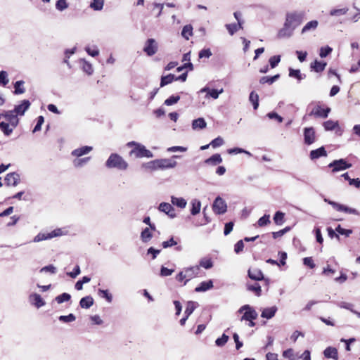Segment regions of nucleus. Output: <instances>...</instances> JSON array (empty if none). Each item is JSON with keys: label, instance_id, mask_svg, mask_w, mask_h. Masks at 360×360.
<instances>
[{"label": "nucleus", "instance_id": "nucleus-1", "mask_svg": "<svg viewBox=\"0 0 360 360\" xmlns=\"http://www.w3.org/2000/svg\"><path fill=\"white\" fill-rule=\"evenodd\" d=\"M30 106V101L23 100L20 105L15 107L13 110L0 114V129L6 136H9L18 125V115H23Z\"/></svg>", "mask_w": 360, "mask_h": 360}, {"label": "nucleus", "instance_id": "nucleus-2", "mask_svg": "<svg viewBox=\"0 0 360 360\" xmlns=\"http://www.w3.org/2000/svg\"><path fill=\"white\" fill-rule=\"evenodd\" d=\"M304 18V13L302 11H293L288 13L283 26L278 32L279 39L290 38L293 35L295 29L300 26Z\"/></svg>", "mask_w": 360, "mask_h": 360}, {"label": "nucleus", "instance_id": "nucleus-3", "mask_svg": "<svg viewBox=\"0 0 360 360\" xmlns=\"http://www.w3.org/2000/svg\"><path fill=\"white\" fill-rule=\"evenodd\" d=\"M105 166L109 169L115 168L119 170H126L128 167V163L117 153H112L106 160Z\"/></svg>", "mask_w": 360, "mask_h": 360}, {"label": "nucleus", "instance_id": "nucleus-4", "mask_svg": "<svg viewBox=\"0 0 360 360\" xmlns=\"http://www.w3.org/2000/svg\"><path fill=\"white\" fill-rule=\"evenodd\" d=\"M127 146H134V148L130 152V155H134L135 158H152L153 153L146 147L140 143L131 141L127 143Z\"/></svg>", "mask_w": 360, "mask_h": 360}, {"label": "nucleus", "instance_id": "nucleus-5", "mask_svg": "<svg viewBox=\"0 0 360 360\" xmlns=\"http://www.w3.org/2000/svg\"><path fill=\"white\" fill-rule=\"evenodd\" d=\"M238 314H243V316L241 317V321H254L257 317V313L256 312L255 309L253 307L245 304L240 307V308L238 309Z\"/></svg>", "mask_w": 360, "mask_h": 360}, {"label": "nucleus", "instance_id": "nucleus-6", "mask_svg": "<svg viewBox=\"0 0 360 360\" xmlns=\"http://www.w3.org/2000/svg\"><path fill=\"white\" fill-rule=\"evenodd\" d=\"M324 201L330 205L337 211L354 215H360L359 212L354 208L349 207L345 205H342L328 199H324Z\"/></svg>", "mask_w": 360, "mask_h": 360}, {"label": "nucleus", "instance_id": "nucleus-7", "mask_svg": "<svg viewBox=\"0 0 360 360\" xmlns=\"http://www.w3.org/2000/svg\"><path fill=\"white\" fill-rule=\"evenodd\" d=\"M179 158V155H173L171 159H157L156 161L158 163V169H167L174 168L176 166L177 162L174 161L173 159Z\"/></svg>", "mask_w": 360, "mask_h": 360}, {"label": "nucleus", "instance_id": "nucleus-8", "mask_svg": "<svg viewBox=\"0 0 360 360\" xmlns=\"http://www.w3.org/2000/svg\"><path fill=\"white\" fill-rule=\"evenodd\" d=\"M212 208L214 213L222 214L226 212L227 205L221 197H217L214 201Z\"/></svg>", "mask_w": 360, "mask_h": 360}, {"label": "nucleus", "instance_id": "nucleus-9", "mask_svg": "<svg viewBox=\"0 0 360 360\" xmlns=\"http://www.w3.org/2000/svg\"><path fill=\"white\" fill-rule=\"evenodd\" d=\"M329 167L333 168V172H337L340 170H344L352 167V165L347 163L344 159L334 160L328 165Z\"/></svg>", "mask_w": 360, "mask_h": 360}, {"label": "nucleus", "instance_id": "nucleus-10", "mask_svg": "<svg viewBox=\"0 0 360 360\" xmlns=\"http://www.w3.org/2000/svg\"><path fill=\"white\" fill-rule=\"evenodd\" d=\"M304 143L311 145L316 141L315 131L313 127H307L304 129Z\"/></svg>", "mask_w": 360, "mask_h": 360}, {"label": "nucleus", "instance_id": "nucleus-11", "mask_svg": "<svg viewBox=\"0 0 360 360\" xmlns=\"http://www.w3.org/2000/svg\"><path fill=\"white\" fill-rule=\"evenodd\" d=\"M143 51L149 56L154 55L158 51V44L155 40L153 39H148L146 42Z\"/></svg>", "mask_w": 360, "mask_h": 360}, {"label": "nucleus", "instance_id": "nucleus-12", "mask_svg": "<svg viewBox=\"0 0 360 360\" xmlns=\"http://www.w3.org/2000/svg\"><path fill=\"white\" fill-rule=\"evenodd\" d=\"M330 111V108H327L326 109H323L320 105H316L311 110V111L309 113V115L326 118Z\"/></svg>", "mask_w": 360, "mask_h": 360}, {"label": "nucleus", "instance_id": "nucleus-13", "mask_svg": "<svg viewBox=\"0 0 360 360\" xmlns=\"http://www.w3.org/2000/svg\"><path fill=\"white\" fill-rule=\"evenodd\" d=\"M158 210L167 214L172 219L176 217L174 207L168 202H161L158 207Z\"/></svg>", "mask_w": 360, "mask_h": 360}, {"label": "nucleus", "instance_id": "nucleus-14", "mask_svg": "<svg viewBox=\"0 0 360 360\" xmlns=\"http://www.w3.org/2000/svg\"><path fill=\"white\" fill-rule=\"evenodd\" d=\"M20 175L16 172L9 173L5 177V182L8 186H16L20 183Z\"/></svg>", "mask_w": 360, "mask_h": 360}, {"label": "nucleus", "instance_id": "nucleus-15", "mask_svg": "<svg viewBox=\"0 0 360 360\" xmlns=\"http://www.w3.org/2000/svg\"><path fill=\"white\" fill-rule=\"evenodd\" d=\"M28 302L36 308H40L45 305V302L40 294H30L28 297Z\"/></svg>", "mask_w": 360, "mask_h": 360}, {"label": "nucleus", "instance_id": "nucleus-16", "mask_svg": "<svg viewBox=\"0 0 360 360\" xmlns=\"http://www.w3.org/2000/svg\"><path fill=\"white\" fill-rule=\"evenodd\" d=\"M319 26V21L316 20H311L307 22L301 30V34H306L316 31Z\"/></svg>", "mask_w": 360, "mask_h": 360}, {"label": "nucleus", "instance_id": "nucleus-17", "mask_svg": "<svg viewBox=\"0 0 360 360\" xmlns=\"http://www.w3.org/2000/svg\"><path fill=\"white\" fill-rule=\"evenodd\" d=\"M323 127L326 131L335 130L337 134H341L342 133V129L338 121L328 120L323 122Z\"/></svg>", "mask_w": 360, "mask_h": 360}, {"label": "nucleus", "instance_id": "nucleus-18", "mask_svg": "<svg viewBox=\"0 0 360 360\" xmlns=\"http://www.w3.org/2000/svg\"><path fill=\"white\" fill-rule=\"evenodd\" d=\"M92 150L93 147L85 146L73 150L71 152V155L75 158H80L83 155L89 154L92 151Z\"/></svg>", "mask_w": 360, "mask_h": 360}, {"label": "nucleus", "instance_id": "nucleus-19", "mask_svg": "<svg viewBox=\"0 0 360 360\" xmlns=\"http://www.w3.org/2000/svg\"><path fill=\"white\" fill-rule=\"evenodd\" d=\"M278 311V307L275 305L271 306L270 307L264 308L261 316L266 319H271L274 316Z\"/></svg>", "mask_w": 360, "mask_h": 360}, {"label": "nucleus", "instance_id": "nucleus-20", "mask_svg": "<svg viewBox=\"0 0 360 360\" xmlns=\"http://www.w3.org/2000/svg\"><path fill=\"white\" fill-rule=\"evenodd\" d=\"M323 355L327 359H338V350L332 346L327 347L323 351Z\"/></svg>", "mask_w": 360, "mask_h": 360}, {"label": "nucleus", "instance_id": "nucleus-21", "mask_svg": "<svg viewBox=\"0 0 360 360\" xmlns=\"http://www.w3.org/2000/svg\"><path fill=\"white\" fill-rule=\"evenodd\" d=\"M183 271L186 277V281H188L191 278L195 277L199 274L200 268L198 266H194L186 268Z\"/></svg>", "mask_w": 360, "mask_h": 360}, {"label": "nucleus", "instance_id": "nucleus-22", "mask_svg": "<svg viewBox=\"0 0 360 360\" xmlns=\"http://www.w3.org/2000/svg\"><path fill=\"white\" fill-rule=\"evenodd\" d=\"M327 152L324 147H321L316 150H312L310 152L309 157L311 160H316L321 157H326Z\"/></svg>", "mask_w": 360, "mask_h": 360}, {"label": "nucleus", "instance_id": "nucleus-23", "mask_svg": "<svg viewBox=\"0 0 360 360\" xmlns=\"http://www.w3.org/2000/svg\"><path fill=\"white\" fill-rule=\"evenodd\" d=\"M207 127V123L204 118L200 117L192 122V129L193 130L203 129Z\"/></svg>", "mask_w": 360, "mask_h": 360}, {"label": "nucleus", "instance_id": "nucleus-24", "mask_svg": "<svg viewBox=\"0 0 360 360\" xmlns=\"http://www.w3.org/2000/svg\"><path fill=\"white\" fill-rule=\"evenodd\" d=\"M94 304V298L91 296L82 297L79 301V306L84 309H89Z\"/></svg>", "mask_w": 360, "mask_h": 360}, {"label": "nucleus", "instance_id": "nucleus-25", "mask_svg": "<svg viewBox=\"0 0 360 360\" xmlns=\"http://www.w3.org/2000/svg\"><path fill=\"white\" fill-rule=\"evenodd\" d=\"M171 202L173 205H175L179 208L184 209L187 205L186 200L183 198H177L175 196L171 197Z\"/></svg>", "mask_w": 360, "mask_h": 360}, {"label": "nucleus", "instance_id": "nucleus-26", "mask_svg": "<svg viewBox=\"0 0 360 360\" xmlns=\"http://www.w3.org/2000/svg\"><path fill=\"white\" fill-rule=\"evenodd\" d=\"M248 274L250 278L255 281H260L263 278V274L262 271L257 269H251L248 271Z\"/></svg>", "mask_w": 360, "mask_h": 360}, {"label": "nucleus", "instance_id": "nucleus-27", "mask_svg": "<svg viewBox=\"0 0 360 360\" xmlns=\"http://www.w3.org/2000/svg\"><path fill=\"white\" fill-rule=\"evenodd\" d=\"M82 63V68L84 72H85L87 75H91L94 72V68L92 65L86 61L85 59H81L80 60Z\"/></svg>", "mask_w": 360, "mask_h": 360}, {"label": "nucleus", "instance_id": "nucleus-28", "mask_svg": "<svg viewBox=\"0 0 360 360\" xmlns=\"http://www.w3.org/2000/svg\"><path fill=\"white\" fill-rule=\"evenodd\" d=\"M198 306V304L193 302L188 301L186 303V309L184 311V314L186 316H190L193 314L195 309Z\"/></svg>", "mask_w": 360, "mask_h": 360}, {"label": "nucleus", "instance_id": "nucleus-29", "mask_svg": "<svg viewBox=\"0 0 360 360\" xmlns=\"http://www.w3.org/2000/svg\"><path fill=\"white\" fill-rule=\"evenodd\" d=\"M191 205H192V207L191 210V213L193 215H196L200 211L201 202L200 200H198L197 199H193L191 201Z\"/></svg>", "mask_w": 360, "mask_h": 360}, {"label": "nucleus", "instance_id": "nucleus-30", "mask_svg": "<svg viewBox=\"0 0 360 360\" xmlns=\"http://www.w3.org/2000/svg\"><path fill=\"white\" fill-rule=\"evenodd\" d=\"M213 286V283L211 280L202 282L199 286L195 288V291H206L210 290Z\"/></svg>", "mask_w": 360, "mask_h": 360}, {"label": "nucleus", "instance_id": "nucleus-31", "mask_svg": "<svg viewBox=\"0 0 360 360\" xmlns=\"http://www.w3.org/2000/svg\"><path fill=\"white\" fill-rule=\"evenodd\" d=\"M153 234L149 228L144 229L141 233V239L143 243H147L150 240Z\"/></svg>", "mask_w": 360, "mask_h": 360}, {"label": "nucleus", "instance_id": "nucleus-32", "mask_svg": "<svg viewBox=\"0 0 360 360\" xmlns=\"http://www.w3.org/2000/svg\"><path fill=\"white\" fill-rule=\"evenodd\" d=\"M222 162V158L219 154H214L205 160V163L216 165Z\"/></svg>", "mask_w": 360, "mask_h": 360}, {"label": "nucleus", "instance_id": "nucleus-33", "mask_svg": "<svg viewBox=\"0 0 360 360\" xmlns=\"http://www.w3.org/2000/svg\"><path fill=\"white\" fill-rule=\"evenodd\" d=\"M50 239L58 236H65L68 234V231L65 229H56L51 232H49Z\"/></svg>", "mask_w": 360, "mask_h": 360}, {"label": "nucleus", "instance_id": "nucleus-34", "mask_svg": "<svg viewBox=\"0 0 360 360\" xmlns=\"http://www.w3.org/2000/svg\"><path fill=\"white\" fill-rule=\"evenodd\" d=\"M90 157H86L84 158H77L73 160L72 163L75 167H82L84 165H85L90 160Z\"/></svg>", "mask_w": 360, "mask_h": 360}, {"label": "nucleus", "instance_id": "nucleus-35", "mask_svg": "<svg viewBox=\"0 0 360 360\" xmlns=\"http://www.w3.org/2000/svg\"><path fill=\"white\" fill-rule=\"evenodd\" d=\"M283 356L288 358L289 360H297L299 354H295L292 348H288L282 353Z\"/></svg>", "mask_w": 360, "mask_h": 360}, {"label": "nucleus", "instance_id": "nucleus-36", "mask_svg": "<svg viewBox=\"0 0 360 360\" xmlns=\"http://www.w3.org/2000/svg\"><path fill=\"white\" fill-rule=\"evenodd\" d=\"M193 34V27L191 25H186L183 27L181 35L186 40Z\"/></svg>", "mask_w": 360, "mask_h": 360}, {"label": "nucleus", "instance_id": "nucleus-37", "mask_svg": "<svg viewBox=\"0 0 360 360\" xmlns=\"http://www.w3.org/2000/svg\"><path fill=\"white\" fill-rule=\"evenodd\" d=\"M326 66V63L323 62H320L318 60H315L313 63L311 65V68L314 69L316 72H320L323 71L325 69V67Z\"/></svg>", "mask_w": 360, "mask_h": 360}, {"label": "nucleus", "instance_id": "nucleus-38", "mask_svg": "<svg viewBox=\"0 0 360 360\" xmlns=\"http://www.w3.org/2000/svg\"><path fill=\"white\" fill-rule=\"evenodd\" d=\"M285 214L281 211H277L274 216V223L277 225H282L284 223Z\"/></svg>", "mask_w": 360, "mask_h": 360}, {"label": "nucleus", "instance_id": "nucleus-39", "mask_svg": "<svg viewBox=\"0 0 360 360\" xmlns=\"http://www.w3.org/2000/svg\"><path fill=\"white\" fill-rule=\"evenodd\" d=\"M58 320L62 323H71L75 321L76 316L72 314L68 315H60L58 317Z\"/></svg>", "mask_w": 360, "mask_h": 360}, {"label": "nucleus", "instance_id": "nucleus-40", "mask_svg": "<svg viewBox=\"0 0 360 360\" xmlns=\"http://www.w3.org/2000/svg\"><path fill=\"white\" fill-rule=\"evenodd\" d=\"M279 75H276L273 77H262L259 79V83L262 84L268 83L269 84H273L274 82H276L279 78Z\"/></svg>", "mask_w": 360, "mask_h": 360}, {"label": "nucleus", "instance_id": "nucleus-41", "mask_svg": "<svg viewBox=\"0 0 360 360\" xmlns=\"http://www.w3.org/2000/svg\"><path fill=\"white\" fill-rule=\"evenodd\" d=\"M85 51L89 56L92 57L97 56L99 54V50L96 45L93 46H86L85 47Z\"/></svg>", "mask_w": 360, "mask_h": 360}, {"label": "nucleus", "instance_id": "nucleus-42", "mask_svg": "<svg viewBox=\"0 0 360 360\" xmlns=\"http://www.w3.org/2000/svg\"><path fill=\"white\" fill-rule=\"evenodd\" d=\"M174 80H175V76L174 75L169 74L167 76H163L161 78L160 86H164L167 84H169Z\"/></svg>", "mask_w": 360, "mask_h": 360}, {"label": "nucleus", "instance_id": "nucleus-43", "mask_svg": "<svg viewBox=\"0 0 360 360\" xmlns=\"http://www.w3.org/2000/svg\"><path fill=\"white\" fill-rule=\"evenodd\" d=\"M250 101L252 103L254 109H257L259 106V96L257 94L255 93L254 91H252L250 94L249 97Z\"/></svg>", "mask_w": 360, "mask_h": 360}, {"label": "nucleus", "instance_id": "nucleus-44", "mask_svg": "<svg viewBox=\"0 0 360 360\" xmlns=\"http://www.w3.org/2000/svg\"><path fill=\"white\" fill-rule=\"evenodd\" d=\"M271 223L270 221V215L264 214L263 217L259 219L257 221V224L259 226L262 227L265 226Z\"/></svg>", "mask_w": 360, "mask_h": 360}, {"label": "nucleus", "instance_id": "nucleus-45", "mask_svg": "<svg viewBox=\"0 0 360 360\" xmlns=\"http://www.w3.org/2000/svg\"><path fill=\"white\" fill-rule=\"evenodd\" d=\"M50 239L49 233H39L33 239L34 243H39Z\"/></svg>", "mask_w": 360, "mask_h": 360}, {"label": "nucleus", "instance_id": "nucleus-46", "mask_svg": "<svg viewBox=\"0 0 360 360\" xmlns=\"http://www.w3.org/2000/svg\"><path fill=\"white\" fill-rule=\"evenodd\" d=\"M103 0H93L90 4V7L95 11H101L103 7Z\"/></svg>", "mask_w": 360, "mask_h": 360}, {"label": "nucleus", "instance_id": "nucleus-47", "mask_svg": "<svg viewBox=\"0 0 360 360\" xmlns=\"http://www.w3.org/2000/svg\"><path fill=\"white\" fill-rule=\"evenodd\" d=\"M228 340L229 336L226 335V333H224L221 335L220 338H217V340H215V344L218 347H222L226 344Z\"/></svg>", "mask_w": 360, "mask_h": 360}, {"label": "nucleus", "instance_id": "nucleus-48", "mask_svg": "<svg viewBox=\"0 0 360 360\" xmlns=\"http://www.w3.org/2000/svg\"><path fill=\"white\" fill-rule=\"evenodd\" d=\"M142 167L145 168L147 170H150V171L158 169V163H157L156 160L148 162L146 164H143L142 165Z\"/></svg>", "mask_w": 360, "mask_h": 360}, {"label": "nucleus", "instance_id": "nucleus-49", "mask_svg": "<svg viewBox=\"0 0 360 360\" xmlns=\"http://www.w3.org/2000/svg\"><path fill=\"white\" fill-rule=\"evenodd\" d=\"M224 92V89H221L219 90L217 89H212L209 94H206L205 98H208L210 97L212 98L213 99H217L219 98V96Z\"/></svg>", "mask_w": 360, "mask_h": 360}, {"label": "nucleus", "instance_id": "nucleus-50", "mask_svg": "<svg viewBox=\"0 0 360 360\" xmlns=\"http://www.w3.org/2000/svg\"><path fill=\"white\" fill-rule=\"evenodd\" d=\"M24 84L23 81H17L14 84L15 94H21L25 92V88L22 86Z\"/></svg>", "mask_w": 360, "mask_h": 360}, {"label": "nucleus", "instance_id": "nucleus-51", "mask_svg": "<svg viewBox=\"0 0 360 360\" xmlns=\"http://www.w3.org/2000/svg\"><path fill=\"white\" fill-rule=\"evenodd\" d=\"M70 294H60L55 297V301L58 304L68 302L70 300Z\"/></svg>", "mask_w": 360, "mask_h": 360}, {"label": "nucleus", "instance_id": "nucleus-52", "mask_svg": "<svg viewBox=\"0 0 360 360\" xmlns=\"http://www.w3.org/2000/svg\"><path fill=\"white\" fill-rule=\"evenodd\" d=\"M200 266L206 269H208L212 267L213 264L211 259L203 258L200 261Z\"/></svg>", "mask_w": 360, "mask_h": 360}, {"label": "nucleus", "instance_id": "nucleus-53", "mask_svg": "<svg viewBox=\"0 0 360 360\" xmlns=\"http://www.w3.org/2000/svg\"><path fill=\"white\" fill-rule=\"evenodd\" d=\"M348 8H343L340 9H333L330 11V15L332 16L343 15L347 13Z\"/></svg>", "mask_w": 360, "mask_h": 360}, {"label": "nucleus", "instance_id": "nucleus-54", "mask_svg": "<svg viewBox=\"0 0 360 360\" xmlns=\"http://www.w3.org/2000/svg\"><path fill=\"white\" fill-rule=\"evenodd\" d=\"M289 76L292 77L297 78L299 81L303 79V77L300 72V70H293L292 68H290L289 70Z\"/></svg>", "mask_w": 360, "mask_h": 360}, {"label": "nucleus", "instance_id": "nucleus-55", "mask_svg": "<svg viewBox=\"0 0 360 360\" xmlns=\"http://www.w3.org/2000/svg\"><path fill=\"white\" fill-rule=\"evenodd\" d=\"M68 7L66 0H58L56 4V8L60 11L65 10Z\"/></svg>", "mask_w": 360, "mask_h": 360}, {"label": "nucleus", "instance_id": "nucleus-56", "mask_svg": "<svg viewBox=\"0 0 360 360\" xmlns=\"http://www.w3.org/2000/svg\"><path fill=\"white\" fill-rule=\"evenodd\" d=\"M180 99V96H172L167 99L165 101V104L166 105H172L175 103H176Z\"/></svg>", "mask_w": 360, "mask_h": 360}, {"label": "nucleus", "instance_id": "nucleus-57", "mask_svg": "<svg viewBox=\"0 0 360 360\" xmlns=\"http://www.w3.org/2000/svg\"><path fill=\"white\" fill-rule=\"evenodd\" d=\"M224 143V139L221 137L218 136L217 138L212 140L210 145L212 146V148H217L222 146Z\"/></svg>", "mask_w": 360, "mask_h": 360}, {"label": "nucleus", "instance_id": "nucleus-58", "mask_svg": "<svg viewBox=\"0 0 360 360\" xmlns=\"http://www.w3.org/2000/svg\"><path fill=\"white\" fill-rule=\"evenodd\" d=\"M281 60L280 56H274L269 58V64L271 68H276Z\"/></svg>", "mask_w": 360, "mask_h": 360}, {"label": "nucleus", "instance_id": "nucleus-59", "mask_svg": "<svg viewBox=\"0 0 360 360\" xmlns=\"http://www.w3.org/2000/svg\"><path fill=\"white\" fill-rule=\"evenodd\" d=\"M336 305L340 307H341V308L348 309L351 312H352V311H354V309H353V304H351V303H349V302H340L336 303Z\"/></svg>", "mask_w": 360, "mask_h": 360}, {"label": "nucleus", "instance_id": "nucleus-60", "mask_svg": "<svg viewBox=\"0 0 360 360\" xmlns=\"http://www.w3.org/2000/svg\"><path fill=\"white\" fill-rule=\"evenodd\" d=\"M332 51V48H330V46H324V47H321L320 49V56L321 58H325L326 57L328 54H330Z\"/></svg>", "mask_w": 360, "mask_h": 360}, {"label": "nucleus", "instance_id": "nucleus-61", "mask_svg": "<svg viewBox=\"0 0 360 360\" xmlns=\"http://www.w3.org/2000/svg\"><path fill=\"white\" fill-rule=\"evenodd\" d=\"M40 271L41 272L44 271L46 273H50L51 274H54L56 272V268L53 265L50 264V265L46 266L43 267L42 269H41Z\"/></svg>", "mask_w": 360, "mask_h": 360}, {"label": "nucleus", "instance_id": "nucleus-62", "mask_svg": "<svg viewBox=\"0 0 360 360\" xmlns=\"http://www.w3.org/2000/svg\"><path fill=\"white\" fill-rule=\"evenodd\" d=\"M9 80L8 79V74L6 71L0 72V84H2L4 86L6 85L8 83Z\"/></svg>", "mask_w": 360, "mask_h": 360}, {"label": "nucleus", "instance_id": "nucleus-63", "mask_svg": "<svg viewBox=\"0 0 360 360\" xmlns=\"http://www.w3.org/2000/svg\"><path fill=\"white\" fill-rule=\"evenodd\" d=\"M233 338L236 343V349L238 350L243 346V343L241 340H239V336L236 333H233Z\"/></svg>", "mask_w": 360, "mask_h": 360}, {"label": "nucleus", "instance_id": "nucleus-64", "mask_svg": "<svg viewBox=\"0 0 360 360\" xmlns=\"http://www.w3.org/2000/svg\"><path fill=\"white\" fill-rule=\"evenodd\" d=\"M335 271L330 268L329 265L326 266L323 270V274L328 277H332L335 275Z\"/></svg>", "mask_w": 360, "mask_h": 360}]
</instances>
